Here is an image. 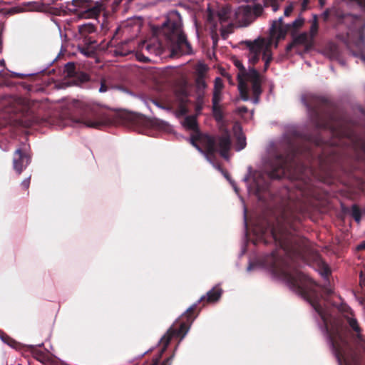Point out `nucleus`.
Segmentation results:
<instances>
[{
  "label": "nucleus",
  "mask_w": 365,
  "mask_h": 365,
  "mask_svg": "<svg viewBox=\"0 0 365 365\" xmlns=\"http://www.w3.org/2000/svg\"><path fill=\"white\" fill-rule=\"evenodd\" d=\"M281 277L291 289L297 292L309 302L324 322L326 330L328 331L327 314L320 304L317 293L319 288L315 283L299 269L291 270L286 268L281 271Z\"/></svg>",
  "instance_id": "f257e3e1"
},
{
  "label": "nucleus",
  "mask_w": 365,
  "mask_h": 365,
  "mask_svg": "<svg viewBox=\"0 0 365 365\" xmlns=\"http://www.w3.org/2000/svg\"><path fill=\"white\" fill-rule=\"evenodd\" d=\"M272 235L274 241L284 250L287 248L289 236L284 227H274L272 230Z\"/></svg>",
  "instance_id": "9b49d317"
},
{
  "label": "nucleus",
  "mask_w": 365,
  "mask_h": 365,
  "mask_svg": "<svg viewBox=\"0 0 365 365\" xmlns=\"http://www.w3.org/2000/svg\"><path fill=\"white\" fill-rule=\"evenodd\" d=\"M310 24L311 25L309 29V32L307 33L313 39H314L318 34L319 28L317 15H312V19L310 21Z\"/></svg>",
  "instance_id": "f3484780"
},
{
  "label": "nucleus",
  "mask_w": 365,
  "mask_h": 365,
  "mask_svg": "<svg viewBox=\"0 0 365 365\" xmlns=\"http://www.w3.org/2000/svg\"><path fill=\"white\" fill-rule=\"evenodd\" d=\"M304 23V19L302 16H299L297 19H295L292 23V26L294 28L299 29L303 26Z\"/></svg>",
  "instance_id": "2f4dec72"
},
{
  "label": "nucleus",
  "mask_w": 365,
  "mask_h": 365,
  "mask_svg": "<svg viewBox=\"0 0 365 365\" xmlns=\"http://www.w3.org/2000/svg\"><path fill=\"white\" fill-rule=\"evenodd\" d=\"M222 289L220 287H214L207 293V300L209 302H215L221 297Z\"/></svg>",
  "instance_id": "a211bd4d"
},
{
  "label": "nucleus",
  "mask_w": 365,
  "mask_h": 365,
  "mask_svg": "<svg viewBox=\"0 0 365 365\" xmlns=\"http://www.w3.org/2000/svg\"><path fill=\"white\" fill-rule=\"evenodd\" d=\"M262 8L259 6L252 8L249 5H242L234 10L235 21L240 24H247L252 21L255 16L259 14Z\"/></svg>",
  "instance_id": "1a4fd4ad"
},
{
  "label": "nucleus",
  "mask_w": 365,
  "mask_h": 365,
  "mask_svg": "<svg viewBox=\"0 0 365 365\" xmlns=\"http://www.w3.org/2000/svg\"><path fill=\"white\" fill-rule=\"evenodd\" d=\"M282 17L272 22L270 28V36L268 38H258L253 41H246L249 49L247 58L249 63L254 65L259 61L260 57L264 61V68L267 69L272 59L271 47L273 38L279 40L285 36V31L282 26Z\"/></svg>",
  "instance_id": "f03ea898"
},
{
  "label": "nucleus",
  "mask_w": 365,
  "mask_h": 365,
  "mask_svg": "<svg viewBox=\"0 0 365 365\" xmlns=\"http://www.w3.org/2000/svg\"><path fill=\"white\" fill-rule=\"evenodd\" d=\"M165 349V347L162 350L161 353L159 354V356L153 360V364L151 365H158V363L160 361V359L161 358V355L164 350Z\"/></svg>",
  "instance_id": "ea45409f"
},
{
  "label": "nucleus",
  "mask_w": 365,
  "mask_h": 365,
  "mask_svg": "<svg viewBox=\"0 0 365 365\" xmlns=\"http://www.w3.org/2000/svg\"><path fill=\"white\" fill-rule=\"evenodd\" d=\"M29 163V156L23 153L21 149H17L15 151L13 160L14 169L18 173V174H20Z\"/></svg>",
  "instance_id": "9d476101"
},
{
  "label": "nucleus",
  "mask_w": 365,
  "mask_h": 365,
  "mask_svg": "<svg viewBox=\"0 0 365 365\" xmlns=\"http://www.w3.org/2000/svg\"><path fill=\"white\" fill-rule=\"evenodd\" d=\"M190 327L185 323L180 324V328L176 331L178 336L181 335L180 341L183 339L187 333L188 332Z\"/></svg>",
  "instance_id": "393cba45"
},
{
  "label": "nucleus",
  "mask_w": 365,
  "mask_h": 365,
  "mask_svg": "<svg viewBox=\"0 0 365 365\" xmlns=\"http://www.w3.org/2000/svg\"><path fill=\"white\" fill-rule=\"evenodd\" d=\"M221 99V92L214 91L212 97V106H220Z\"/></svg>",
  "instance_id": "cd10ccee"
},
{
  "label": "nucleus",
  "mask_w": 365,
  "mask_h": 365,
  "mask_svg": "<svg viewBox=\"0 0 365 365\" xmlns=\"http://www.w3.org/2000/svg\"><path fill=\"white\" fill-rule=\"evenodd\" d=\"M141 50L142 51H147L148 53L155 56L160 55L161 53L160 46L158 43H143L141 46Z\"/></svg>",
  "instance_id": "2eb2a0df"
},
{
  "label": "nucleus",
  "mask_w": 365,
  "mask_h": 365,
  "mask_svg": "<svg viewBox=\"0 0 365 365\" xmlns=\"http://www.w3.org/2000/svg\"><path fill=\"white\" fill-rule=\"evenodd\" d=\"M361 248H365V242L360 245Z\"/></svg>",
  "instance_id": "864d4df0"
},
{
  "label": "nucleus",
  "mask_w": 365,
  "mask_h": 365,
  "mask_svg": "<svg viewBox=\"0 0 365 365\" xmlns=\"http://www.w3.org/2000/svg\"><path fill=\"white\" fill-rule=\"evenodd\" d=\"M155 105L159 108H164L163 107H161L157 102H154Z\"/></svg>",
  "instance_id": "603ef678"
},
{
  "label": "nucleus",
  "mask_w": 365,
  "mask_h": 365,
  "mask_svg": "<svg viewBox=\"0 0 365 365\" xmlns=\"http://www.w3.org/2000/svg\"><path fill=\"white\" fill-rule=\"evenodd\" d=\"M225 176L230 182V183L232 184V185L235 192L238 194V189H237V186L235 185V184L230 180V178H228V176L227 175L225 174Z\"/></svg>",
  "instance_id": "79ce46f5"
},
{
  "label": "nucleus",
  "mask_w": 365,
  "mask_h": 365,
  "mask_svg": "<svg viewBox=\"0 0 365 365\" xmlns=\"http://www.w3.org/2000/svg\"><path fill=\"white\" fill-rule=\"evenodd\" d=\"M276 172H277V173H275V171L271 172L270 173H269V176L271 178H280L281 175L284 174V168L282 165L279 168L277 169Z\"/></svg>",
  "instance_id": "c756f323"
},
{
  "label": "nucleus",
  "mask_w": 365,
  "mask_h": 365,
  "mask_svg": "<svg viewBox=\"0 0 365 365\" xmlns=\"http://www.w3.org/2000/svg\"><path fill=\"white\" fill-rule=\"evenodd\" d=\"M168 28L166 36L170 41L172 56L189 55L192 53L190 43L187 41L182 30L180 14L177 11L170 13L169 19L165 23Z\"/></svg>",
  "instance_id": "423d86ee"
},
{
  "label": "nucleus",
  "mask_w": 365,
  "mask_h": 365,
  "mask_svg": "<svg viewBox=\"0 0 365 365\" xmlns=\"http://www.w3.org/2000/svg\"><path fill=\"white\" fill-rule=\"evenodd\" d=\"M284 0H264L265 6H271L274 12L277 11L279 8V4Z\"/></svg>",
  "instance_id": "5701e85b"
},
{
  "label": "nucleus",
  "mask_w": 365,
  "mask_h": 365,
  "mask_svg": "<svg viewBox=\"0 0 365 365\" xmlns=\"http://www.w3.org/2000/svg\"><path fill=\"white\" fill-rule=\"evenodd\" d=\"M342 1L346 4H356V5L361 6L362 9H365V0H342Z\"/></svg>",
  "instance_id": "7c9ffc66"
},
{
  "label": "nucleus",
  "mask_w": 365,
  "mask_h": 365,
  "mask_svg": "<svg viewBox=\"0 0 365 365\" xmlns=\"http://www.w3.org/2000/svg\"><path fill=\"white\" fill-rule=\"evenodd\" d=\"M199 140L200 143L206 149V151H203L202 148L196 144L193 138H190L188 140L215 168L221 170L220 166L213 163L211 159V155L219 153L223 158L227 160H229L228 152L232 145L230 134L227 132H225L221 135L215 137L204 135H201Z\"/></svg>",
  "instance_id": "20e7f679"
},
{
  "label": "nucleus",
  "mask_w": 365,
  "mask_h": 365,
  "mask_svg": "<svg viewBox=\"0 0 365 365\" xmlns=\"http://www.w3.org/2000/svg\"><path fill=\"white\" fill-rule=\"evenodd\" d=\"M234 130L237 138L236 150L240 151L244 149L247 145L246 138L242 133V129L238 125H235Z\"/></svg>",
  "instance_id": "4468645a"
},
{
  "label": "nucleus",
  "mask_w": 365,
  "mask_h": 365,
  "mask_svg": "<svg viewBox=\"0 0 365 365\" xmlns=\"http://www.w3.org/2000/svg\"><path fill=\"white\" fill-rule=\"evenodd\" d=\"M328 292H329V294H330L331 292V289H329Z\"/></svg>",
  "instance_id": "13d9d810"
},
{
  "label": "nucleus",
  "mask_w": 365,
  "mask_h": 365,
  "mask_svg": "<svg viewBox=\"0 0 365 365\" xmlns=\"http://www.w3.org/2000/svg\"><path fill=\"white\" fill-rule=\"evenodd\" d=\"M29 184H30V177L24 179L22 182H21V185L25 188V189H27L29 187Z\"/></svg>",
  "instance_id": "58836bf2"
},
{
  "label": "nucleus",
  "mask_w": 365,
  "mask_h": 365,
  "mask_svg": "<svg viewBox=\"0 0 365 365\" xmlns=\"http://www.w3.org/2000/svg\"><path fill=\"white\" fill-rule=\"evenodd\" d=\"M314 39L308 34L307 32H302L294 37L293 44L303 45L306 51L312 48Z\"/></svg>",
  "instance_id": "ddd939ff"
},
{
  "label": "nucleus",
  "mask_w": 365,
  "mask_h": 365,
  "mask_svg": "<svg viewBox=\"0 0 365 365\" xmlns=\"http://www.w3.org/2000/svg\"><path fill=\"white\" fill-rule=\"evenodd\" d=\"M352 216L354 218V220L359 223L361 220V213L360 211L354 208L352 210Z\"/></svg>",
  "instance_id": "f704fd0d"
},
{
  "label": "nucleus",
  "mask_w": 365,
  "mask_h": 365,
  "mask_svg": "<svg viewBox=\"0 0 365 365\" xmlns=\"http://www.w3.org/2000/svg\"><path fill=\"white\" fill-rule=\"evenodd\" d=\"M255 186L256 187V192L258 194L261 190L267 187V184L264 180V176L261 173H255Z\"/></svg>",
  "instance_id": "dca6fc26"
},
{
  "label": "nucleus",
  "mask_w": 365,
  "mask_h": 365,
  "mask_svg": "<svg viewBox=\"0 0 365 365\" xmlns=\"http://www.w3.org/2000/svg\"><path fill=\"white\" fill-rule=\"evenodd\" d=\"M107 90L108 87L103 83H101V87L99 88V92L104 93L106 92Z\"/></svg>",
  "instance_id": "a19ab883"
},
{
  "label": "nucleus",
  "mask_w": 365,
  "mask_h": 365,
  "mask_svg": "<svg viewBox=\"0 0 365 365\" xmlns=\"http://www.w3.org/2000/svg\"><path fill=\"white\" fill-rule=\"evenodd\" d=\"M81 122L85 126L93 128H98L103 125V123L98 120H91L88 118H83Z\"/></svg>",
  "instance_id": "412c9836"
},
{
  "label": "nucleus",
  "mask_w": 365,
  "mask_h": 365,
  "mask_svg": "<svg viewBox=\"0 0 365 365\" xmlns=\"http://www.w3.org/2000/svg\"><path fill=\"white\" fill-rule=\"evenodd\" d=\"M0 65H1V66H4L5 65L4 60H3V59H2V60H0Z\"/></svg>",
  "instance_id": "8fccbe9b"
},
{
  "label": "nucleus",
  "mask_w": 365,
  "mask_h": 365,
  "mask_svg": "<svg viewBox=\"0 0 365 365\" xmlns=\"http://www.w3.org/2000/svg\"><path fill=\"white\" fill-rule=\"evenodd\" d=\"M196 86H197V89L199 92L198 96L200 95L201 96H202L204 90L207 87L205 79L203 76H197V78L196 79Z\"/></svg>",
  "instance_id": "4be33fe9"
},
{
  "label": "nucleus",
  "mask_w": 365,
  "mask_h": 365,
  "mask_svg": "<svg viewBox=\"0 0 365 365\" xmlns=\"http://www.w3.org/2000/svg\"><path fill=\"white\" fill-rule=\"evenodd\" d=\"M223 88V82L221 78L217 77L215 79L214 91L221 92Z\"/></svg>",
  "instance_id": "c85d7f7f"
},
{
  "label": "nucleus",
  "mask_w": 365,
  "mask_h": 365,
  "mask_svg": "<svg viewBox=\"0 0 365 365\" xmlns=\"http://www.w3.org/2000/svg\"><path fill=\"white\" fill-rule=\"evenodd\" d=\"M347 322L349 326L355 331L357 334L358 337H360V328L356 319L352 317H347Z\"/></svg>",
  "instance_id": "b1692460"
},
{
  "label": "nucleus",
  "mask_w": 365,
  "mask_h": 365,
  "mask_svg": "<svg viewBox=\"0 0 365 365\" xmlns=\"http://www.w3.org/2000/svg\"><path fill=\"white\" fill-rule=\"evenodd\" d=\"M187 113V109L185 106H181L179 110L177 112V115H183Z\"/></svg>",
  "instance_id": "e433bc0d"
},
{
  "label": "nucleus",
  "mask_w": 365,
  "mask_h": 365,
  "mask_svg": "<svg viewBox=\"0 0 365 365\" xmlns=\"http://www.w3.org/2000/svg\"><path fill=\"white\" fill-rule=\"evenodd\" d=\"M202 104H203V98H202V96H201L200 95L198 96V98H197V103L196 105V112H197V114H199L202 108Z\"/></svg>",
  "instance_id": "473e14b6"
},
{
  "label": "nucleus",
  "mask_w": 365,
  "mask_h": 365,
  "mask_svg": "<svg viewBox=\"0 0 365 365\" xmlns=\"http://www.w3.org/2000/svg\"><path fill=\"white\" fill-rule=\"evenodd\" d=\"M321 52L329 59L339 61L340 63L344 64V62L339 60L340 51L335 43H329Z\"/></svg>",
  "instance_id": "f8f14e48"
},
{
  "label": "nucleus",
  "mask_w": 365,
  "mask_h": 365,
  "mask_svg": "<svg viewBox=\"0 0 365 365\" xmlns=\"http://www.w3.org/2000/svg\"><path fill=\"white\" fill-rule=\"evenodd\" d=\"M323 16L324 17L325 19H327L329 16V12L327 11H324L323 13Z\"/></svg>",
  "instance_id": "de8ad7c7"
},
{
  "label": "nucleus",
  "mask_w": 365,
  "mask_h": 365,
  "mask_svg": "<svg viewBox=\"0 0 365 365\" xmlns=\"http://www.w3.org/2000/svg\"><path fill=\"white\" fill-rule=\"evenodd\" d=\"M213 115L218 122L222 120V113L220 106H212Z\"/></svg>",
  "instance_id": "bb28decb"
},
{
  "label": "nucleus",
  "mask_w": 365,
  "mask_h": 365,
  "mask_svg": "<svg viewBox=\"0 0 365 365\" xmlns=\"http://www.w3.org/2000/svg\"><path fill=\"white\" fill-rule=\"evenodd\" d=\"M205 298V296H202L199 301L203 300Z\"/></svg>",
  "instance_id": "6e6d98bb"
},
{
  "label": "nucleus",
  "mask_w": 365,
  "mask_h": 365,
  "mask_svg": "<svg viewBox=\"0 0 365 365\" xmlns=\"http://www.w3.org/2000/svg\"><path fill=\"white\" fill-rule=\"evenodd\" d=\"M173 359V356H171L170 358H168V359H166L165 361H164L161 365H171V361Z\"/></svg>",
  "instance_id": "c03bdc74"
},
{
  "label": "nucleus",
  "mask_w": 365,
  "mask_h": 365,
  "mask_svg": "<svg viewBox=\"0 0 365 365\" xmlns=\"http://www.w3.org/2000/svg\"><path fill=\"white\" fill-rule=\"evenodd\" d=\"M239 111H240V113H245V112H247V108L246 107H245V106L240 107V108H239Z\"/></svg>",
  "instance_id": "49530a36"
},
{
  "label": "nucleus",
  "mask_w": 365,
  "mask_h": 365,
  "mask_svg": "<svg viewBox=\"0 0 365 365\" xmlns=\"http://www.w3.org/2000/svg\"><path fill=\"white\" fill-rule=\"evenodd\" d=\"M207 71V66L204 63H199L197 66L196 71L197 76H203L205 78V73Z\"/></svg>",
  "instance_id": "a878e982"
},
{
  "label": "nucleus",
  "mask_w": 365,
  "mask_h": 365,
  "mask_svg": "<svg viewBox=\"0 0 365 365\" xmlns=\"http://www.w3.org/2000/svg\"><path fill=\"white\" fill-rule=\"evenodd\" d=\"M0 338L1 339V340L4 342V343H6V344H9V342L7 341V340L1 335H0Z\"/></svg>",
  "instance_id": "09e8293b"
},
{
  "label": "nucleus",
  "mask_w": 365,
  "mask_h": 365,
  "mask_svg": "<svg viewBox=\"0 0 365 365\" xmlns=\"http://www.w3.org/2000/svg\"><path fill=\"white\" fill-rule=\"evenodd\" d=\"M182 125L189 129V130H195L197 127V120L195 116H187L183 123Z\"/></svg>",
  "instance_id": "aec40b11"
},
{
  "label": "nucleus",
  "mask_w": 365,
  "mask_h": 365,
  "mask_svg": "<svg viewBox=\"0 0 365 365\" xmlns=\"http://www.w3.org/2000/svg\"><path fill=\"white\" fill-rule=\"evenodd\" d=\"M195 306V305H193L192 307H190L187 311L188 312V311H190V310L192 309H193V307H194Z\"/></svg>",
  "instance_id": "5fc2aeb1"
},
{
  "label": "nucleus",
  "mask_w": 365,
  "mask_h": 365,
  "mask_svg": "<svg viewBox=\"0 0 365 365\" xmlns=\"http://www.w3.org/2000/svg\"><path fill=\"white\" fill-rule=\"evenodd\" d=\"M293 5L292 4H289V6H287L285 9H284V15L285 16H289L292 12L293 11Z\"/></svg>",
  "instance_id": "c9c22d12"
},
{
  "label": "nucleus",
  "mask_w": 365,
  "mask_h": 365,
  "mask_svg": "<svg viewBox=\"0 0 365 365\" xmlns=\"http://www.w3.org/2000/svg\"><path fill=\"white\" fill-rule=\"evenodd\" d=\"M95 26L93 24L88 23L78 26V31L80 34L86 37L88 34H92L95 31Z\"/></svg>",
  "instance_id": "6ab92c4d"
},
{
  "label": "nucleus",
  "mask_w": 365,
  "mask_h": 365,
  "mask_svg": "<svg viewBox=\"0 0 365 365\" xmlns=\"http://www.w3.org/2000/svg\"><path fill=\"white\" fill-rule=\"evenodd\" d=\"M244 213H245L244 214L245 215V216H244V217H245V222L246 223V208L245 207L244 209Z\"/></svg>",
  "instance_id": "3c124183"
},
{
  "label": "nucleus",
  "mask_w": 365,
  "mask_h": 365,
  "mask_svg": "<svg viewBox=\"0 0 365 365\" xmlns=\"http://www.w3.org/2000/svg\"><path fill=\"white\" fill-rule=\"evenodd\" d=\"M137 58L140 61H142V62H147L149 61V58L146 56H145L143 54H140V53H138L137 54Z\"/></svg>",
  "instance_id": "4c0bfd02"
},
{
  "label": "nucleus",
  "mask_w": 365,
  "mask_h": 365,
  "mask_svg": "<svg viewBox=\"0 0 365 365\" xmlns=\"http://www.w3.org/2000/svg\"><path fill=\"white\" fill-rule=\"evenodd\" d=\"M217 18L221 24L222 35L224 38H226V36L230 32V29L236 22L234 10L228 6L222 7L218 11Z\"/></svg>",
  "instance_id": "6e6552de"
},
{
  "label": "nucleus",
  "mask_w": 365,
  "mask_h": 365,
  "mask_svg": "<svg viewBox=\"0 0 365 365\" xmlns=\"http://www.w3.org/2000/svg\"><path fill=\"white\" fill-rule=\"evenodd\" d=\"M346 331L340 325L333 328L329 335V343L339 365L356 364V360L352 356L346 340Z\"/></svg>",
  "instance_id": "0eeeda50"
},
{
  "label": "nucleus",
  "mask_w": 365,
  "mask_h": 365,
  "mask_svg": "<svg viewBox=\"0 0 365 365\" xmlns=\"http://www.w3.org/2000/svg\"><path fill=\"white\" fill-rule=\"evenodd\" d=\"M66 68H67V70L70 72V69H74V68H75V64H74L73 63H71V62H69V63H68L66 64Z\"/></svg>",
  "instance_id": "37998d69"
},
{
  "label": "nucleus",
  "mask_w": 365,
  "mask_h": 365,
  "mask_svg": "<svg viewBox=\"0 0 365 365\" xmlns=\"http://www.w3.org/2000/svg\"><path fill=\"white\" fill-rule=\"evenodd\" d=\"M80 52L83 54L85 56L90 57L93 54V51L89 48H85L83 47L78 48Z\"/></svg>",
  "instance_id": "72a5a7b5"
},
{
  "label": "nucleus",
  "mask_w": 365,
  "mask_h": 365,
  "mask_svg": "<svg viewBox=\"0 0 365 365\" xmlns=\"http://www.w3.org/2000/svg\"><path fill=\"white\" fill-rule=\"evenodd\" d=\"M339 24H344L348 28L346 38L338 36L343 41L349 49H352L354 46L359 53L360 59L365 63V37L363 32L364 23L362 19L358 16L350 14H345L341 16H339Z\"/></svg>",
  "instance_id": "7ed1b4c3"
},
{
  "label": "nucleus",
  "mask_w": 365,
  "mask_h": 365,
  "mask_svg": "<svg viewBox=\"0 0 365 365\" xmlns=\"http://www.w3.org/2000/svg\"><path fill=\"white\" fill-rule=\"evenodd\" d=\"M353 55L356 56H357V54L354 51H353Z\"/></svg>",
  "instance_id": "4d7b16f0"
},
{
  "label": "nucleus",
  "mask_w": 365,
  "mask_h": 365,
  "mask_svg": "<svg viewBox=\"0 0 365 365\" xmlns=\"http://www.w3.org/2000/svg\"><path fill=\"white\" fill-rule=\"evenodd\" d=\"M360 284L361 286H365V277L363 275L362 273L360 274Z\"/></svg>",
  "instance_id": "a18cd8bd"
},
{
  "label": "nucleus",
  "mask_w": 365,
  "mask_h": 365,
  "mask_svg": "<svg viewBox=\"0 0 365 365\" xmlns=\"http://www.w3.org/2000/svg\"><path fill=\"white\" fill-rule=\"evenodd\" d=\"M235 66L240 71L237 75L238 88L241 98L244 101L250 100V96H253L252 102L257 104L259 101V96L262 93V77L254 68H250L247 71L244 68L242 62L238 60L235 61Z\"/></svg>",
  "instance_id": "39448f33"
}]
</instances>
